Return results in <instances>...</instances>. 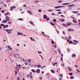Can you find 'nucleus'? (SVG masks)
Instances as JSON below:
<instances>
[{
	"label": "nucleus",
	"mask_w": 80,
	"mask_h": 80,
	"mask_svg": "<svg viewBox=\"0 0 80 80\" xmlns=\"http://www.w3.org/2000/svg\"><path fill=\"white\" fill-rule=\"evenodd\" d=\"M20 66H21L22 65H20V64H19L18 66V67L17 66V68L18 71V70H20V69H21V67H20Z\"/></svg>",
	"instance_id": "obj_1"
},
{
	"label": "nucleus",
	"mask_w": 80,
	"mask_h": 80,
	"mask_svg": "<svg viewBox=\"0 0 80 80\" xmlns=\"http://www.w3.org/2000/svg\"><path fill=\"white\" fill-rule=\"evenodd\" d=\"M75 4H71V5L68 6L69 9H70V10L72 9V7H74V6H75Z\"/></svg>",
	"instance_id": "obj_2"
},
{
	"label": "nucleus",
	"mask_w": 80,
	"mask_h": 80,
	"mask_svg": "<svg viewBox=\"0 0 80 80\" xmlns=\"http://www.w3.org/2000/svg\"><path fill=\"white\" fill-rule=\"evenodd\" d=\"M5 18L7 21H8V22H9V21H10V18H9L8 16H6Z\"/></svg>",
	"instance_id": "obj_3"
},
{
	"label": "nucleus",
	"mask_w": 80,
	"mask_h": 80,
	"mask_svg": "<svg viewBox=\"0 0 80 80\" xmlns=\"http://www.w3.org/2000/svg\"><path fill=\"white\" fill-rule=\"evenodd\" d=\"M16 8V6H12V7H11L10 10H13V9H14V8Z\"/></svg>",
	"instance_id": "obj_4"
},
{
	"label": "nucleus",
	"mask_w": 80,
	"mask_h": 80,
	"mask_svg": "<svg viewBox=\"0 0 80 80\" xmlns=\"http://www.w3.org/2000/svg\"><path fill=\"white\" fill-rule=\"evenodd\" d=\"M2 23H7V21L6 20H4L2 22Z\"/></svg>",
	"instance_id": "obj_5"
},
{
	"label": "nucleus",
	"mask_w": 80,
	"mask_h": 80,
	"mask_svg": "<svg viewBox=\"0 0 80 80\" xmlns=\"http://www.w3.org/2000/svg\"><path fill=\"white\" fill-rule=\"evenodd\" d=\"M63 6H56L54 7L55 8H61V7H63Z\"/></svg>",
	"instance_id": "obj_6"
},
{
	"label": "nucleus",
	"mask_w": 80,
	"mask_h": 80,
	"mask_svg": "<svg viewBox=\"0 0 80 80\" xmlns=\"http://www.w3.org/2000/svg\"><path fill=\"white\" fill-rule=\"evenodd\" d=\"M27 12L28 13H30L31 15H32V12H31V11L30 10H28L27 11Z\"/></svg>",
	"instance_id": "obj_7"
},
{
	"label": "nucleus",
	"mask_w": 80,
	"mask_h": 80,
	"mask_svg": "<svg viewBox=\"0 0 80 80\" xmlns=\"http://www.w3.org/2000/svg\"><path fill=\"white\" fill-rule=\"evenodd\" d=\"M59 21H60V22H63L65 21V19H59Z\"/></svg>",
	"instance_id": "obj_8"
},
{
	"label": "nucleus",
	"mask_w": 80,
	"mask_h": 80,
	"mask_svg": "<svg viewBox=\"0 0 80 80\" xmlns=\"http://www.w3.org/2000/svg\"><path fill=\"white\" fill-rule=\"evenodd\" d=\"M66 25H67V26H70V25H72V24L70 23H66Z\"/></svg>",
	"instance_id": "obj_9"
},
{
	"label": "nucleus",
	"mask_w": 80,
	"mask_h": 80,
	"mask_svg": "<svg viewBox=\"0 0 80 80\" xmlns=\"http://www.w3.org/2000/svg\"><path fill=\"white\" fill-rule=\"evenodd\" d=\"M40 69H37L36 71V72H37V73H40Z\"/></svg>",
	"instance_id": "obj_10"
},
{
	"label": "nucleus",
	"mask_w": 80,
	"mask_h": 80,
	"mask_svg": "<svg viewBox=\"0 0 80 80\" xmlns=\"http://www.w3.org/2000/svg\"><path fill=\"white\" fill-rule=\"evenodd\" d=\"M7 30V32H8V34L11 33V32H11L10 30Z\"/></svg>",
	"instance_id": "obj_11"
},
{
	"label": "nucleus",
	"mask_w": 80,
	"mask_h": 80,
	"mask_svg": "<svg viewBox=\"0 0 80 80\" xmlns=\"http://www.w3.org/2000/svg\"><path fill=\"white\" fill-rule=\"evenodd\" d=\"M72 57H76V55L75 54H73L72 56Z\"/></svg>",
	"instance_id": "obj_12"
},
{
	"label": "nucleus",
	"mask_w": 80,
	"mask_h": 80,
	"mask_svg": "<svg viewBox=\"0 0 80 80\" xmlns=\"http://www.w3.org/2000/svg\"><path fill=\"white\" fill-rule=\"evenodd\" d=\"M43 17L44 19H46V18H47V15H44L43 16Z\"/></svg>",
	"instance_id": "obj_13"
},
{
	"label": "nucleus",
	"mask_w": 80,
	"mask_h": 80,
	"mask_svg": "<svg viewBox=\"0 0 80 80\" xmlns=\"http://www.w3.org/2000/svg\"><path fill=\"white\" fill-rule=\"evenodd\" d=\"M17 55H19L18 54L15 55V54H14V57L15 58H17Z\"/></svg>",
	"instance_id": "obj_14"
},
{
	"label": "nucleus",
	"mask_w": 80,
	"mask_h": 80,
	"mask_svg": "<svg viewBox=\"0 0 80 80\" xmlns=\"http://www.w3.org/2000/svg\"><path fill=\"white\" fill-rule=\"evenodd\" d=\"M9 14H10V13H6L4 14L5 16H7V15H9Z\"/></svg>",
	"instance_id": "obj_15"
},
{
	"label": "nucleus",
	"mask_w": 80,
	"mask_h": 80,
	"mask_svg": "<svg viewBox=\"0 0 80 80\" xmlns=\"http://www.w3.org/2000/svg\"><path fill=\"white\" fill-rule=\"evenodd\" d=\"M58 51L60 54H61V51L60 49H58Z\"/></svg>",
	"instance_id": "obj_16"
},
{
	"label": "nucleus",
	"mask_w": 80,
	"mask_h": 80,
	"mask_svg": "<svg viewBox=\"0 0 80 80\" xmlns=\"http://www.w3.org/2000/svg\"><path fill=\"white\" fill-rule=\"evenodd\" d=\"M78 11H73L72 13H78Z\"/></svg>",
	"instance_id": "obj_17"
},
{
	"label": "nucleus",
	"mask_w": 80,
	"mask_h": 80,
	"mask_svg": "<svg viewBox=\"0 0 80 80\" xmlns=\"http://www.w3.org/2000/svg\"><path fill=\"white\" fill-rule=\"evenodd\" d=\"M73 23H77V21L75 20V19H73Z\"/></svg>",
	"instance_id": "obj_18"
},
{
	"label": "nucleus",
	"mask_w": 80,
	"mask_h": 80,
	"mask_svg": "<svg viewBox=\"0 0 80 80\" xmlns=\"http://www.w3.org/2000/svg\"><path fill=\"white\" fill-rule=\"evenodd\" d=\"M62 25L64 27H67V26L66 24H62Z\"/></svg>",
	"instance_id": "obj_19"
},
{
	"label": "nucleus",
	"mask_w": 80,
	"mask_h": 80,
	"mask_svg": "<svg viewBox=\"0 0 80 80\" xmlns=\"http://www.w3.org/2000/svg\"><path fill=\"white\" fill-rule=\"evenodd\" d=\"M31 71L34 73H35V72H36V71H35V70L34 69H32Z\"/></svg>",
	"instance_id": "obj_20"
},
{
	"label": "nucleus",
	"mask_w": 80,
	"mask_h": 80,
	"mask_svg": "<svg viewBox=\"0 0 80 80\" xmlns=\"http://www.w3.org/2000/svg\"><path fill=\"white\" fill-rule=\"evenodd\" d=\"M73 42H76V43H78V41H76L75 40H73Z\"/></svg>",
	"instance_id": "obj_21"
},
{
	"label": "nucleus",
	"mask_w": 80,
	"mask_h": 80,
	"mask_svg": "<svg viewBox=\"0 0 80 80\" xmlns=\"http://www.w3.org/2000/svg\"><path fill=\"white\" fill-rule=\"evenodd\" d=\"M50 24L51 25H53V26H55V24H53V22H51Z\"/></svg>",
	"instance_id": "obj_22"
},
{
	"label": "nucleus",
	"mask_w": 80,
	"mask_h": 80,
	"mask_svg": "<svg viewBox=\"0 0 80 80\" xmlns=\"http://www.w3.org/2000/svg\"><path fill=\"white\" fill-rule=\"evenodd\" d=\"M63 1L62 0H60V1H58V2L59 3H62Z\"/></svg>",
	"instance_id": "obj_23"
},
{
	"label": "nucleus",
	"mask_w": 80,
	"mask_h": 80,
	"mask_svg": "<svg viewBox=\"0 0 80 80\" xmlns=\"http://www.w3.org/2000/svg\"><path fill=\"white\" fill-rule=\"evenodd\" d=\"M68 68V69H69V71H70V72H71V71H72V69H71V68L70 67H69Z\"/></svg>",
	"instance_id": "obj_24"
},
{
	"label": "nucleus",
	"mask_w": 80,
	"mask_h": 80,
	"mask_svg": "<svg viewBox=\"0 0 80 80\" xmlns=\"http://www.w3.org/2000/svg\"><path fill=\"white\" fill-rule=\"evenodd\" d=\"M29 23H30V24H31V25H34L33 24V23L31 21L29 22Z\"/></svg>",
	"instance_id": "obj_25"
},
{
	"label": "nucleus",
	"mask_w": 80,
	"mask_h": 80,
	"mask_svg": "<svg viewBox=\"0 0 80 80\" xmlns=\"http://www.w3.org/2000/svg\"><path fill=\"white\" fill-rule=\"evenodd\" d=\"M62 75H63V74H60V75H59L60 77H61V79H62V78L63 77V76H62Z\"/></svg>",
	"instance_id": "obj_26"
},
{
	"label": "nucleus",
	"mask_w": 80,
	"mask_h": 80,
	"mask_svg": "<svg viewBox=\"0 0 80 80\" xmlns=\"http://www.w3.org/2000/svg\"><path fill=\"white\" fill-rule=\"evenodd\" d=\"M67 51L68 52H70V49L68 48Z\"/></svg>",
	"instance_id": "obj_27"
},
{
	"label": "nucleus",
	"mask_w": 80,
	"mask_h": 80,
	"mask_svg": "<svg viewBox=\"0 0 80 80\" xmlns=\"http://www.w3.org/2000/svg\"><path fill=\"white\" fill-rule=\"evenodd\" d=\"M18 35H22V33L20 32H18Z\"/></svg>",
	"instance_id": "obj_28"
},
{
	"label": "nucleus",
	"mask_w": 80,
	"mask_h": 80,
	"mask_svg": "<svg viewBox=\"0 0 80 80\" xmlns=\"http://www.w3.org/2000/svg\"><path fill=\"white\" fill-rule=\"evenodd\" d=\"M72 44L73 45H77V43L73 42L72 43Z\"/></svg>",
	"instance_id": "obj_29"
},
{
	"label": "nucleus",
	"mask_w": 80,
	"mask_h": 80,
	"mask_svg": "<svg viewBox=\"0 0 80 80\" xmlns=\"http://www.w3.org/2000/svg\"><path fill=\"white\" fill-rule=\"evenodd\" d=\"M57 64V63H53L52 65L53 66H55V65Z\"/></svg>",
	"instance_id": "obj_30"
},
{
	"label": "nucleus",
	"mask_w": 80,
	"mask_h": 80,
	"mask_svg": "<svg viewBox=\"0 0 80 80\" xmlns=\"http://www.w3.org/2000/svg\"><path fill=\"white\" fill-rule=\"evenodd\" d=\"M18 20H20L21 21H23V19H22V18H19Z\"/></svg>",
	"instance_id": "obj_31"
},
{
	"label": "nucleus",
	"mask_w": 80,
	"mask_h": 80,
	"mask_svg": "<svg viewBox=\"0 0 80 80\" xmlns=\"http://www.w3.org/2000/svg\"><path fill=\"white\" fill-rule=\"evenodd\" d=\"M72 43V41H70L69 42V43H70V44Z\"/></svg>",
	"instance_id": "obj_32"
},
{
	"label": "nucleus",
	"mask_w": 80,
	"mask_h": 80,
	"mask_svg": "<svg viewBox=\"0 0 80 80\" xmlns=\"http://www.w3.org/2000/svg\"><path fill=\"white\" fill-rule=\"evenodd\" d=\"M68 31H69V32H71V31H72V29H68Z\"/></svg>",
	"instance_id": "obj_33"
},
{
	"label": "nucleus",
	"mask_w": 80,
	"mask_h": 80,
	"mask_svg": "<svg viewBox=\"0 0 80 80\" xmlns=\"http://www.w3.org/2000/svg\"><path fill=\"white\" fill-rule=\"evenodd\" d=\"M70 78L71 79H73V76H71L70 77Z\"/></svg>",
	"instance_id": "obj_34"
},
{
	"label": "nucleus",
	"mask_w": 80,
	"mask_h": 80,
	"mask_svg": "<svg viewBox=\"0 0 80 80\" xmlns=\"http://www.w3.org/2000/svg\"><path fill=\"white\" fill-rule=\"evenodd\" d=\"M51 72H52L53 73H55V72H54V71H53V70H51Z\"/></svg>",
	"instance_id": "obj_35"
},
{
	"label": "nucleus",
	"mask_w": 80,
	"mask_h": 80,
	"mask_svg": "<svg viewBox=\"0 0 80 80\" xmlns=\"http://www.w3.org/2000/svg\"><path fill=\"white\" fill-rule=\"evenodd\" d=\"M51 43L52 44H54V42L53 41V40H52Z\"/></svg>",
	"instance_id": "obj_36"
},
{
	"label": "nucleus",
	"mask_w": 80,
	"mask_h": 80,
	"mask_svg": "<svg viewBox=\"0 0 80 80\" xmlns=\"http://www.w3.org/2000/svg\"><path fill=\"white\" fill-rule=\"evenodd\" d=\"M1 26H2V27H4L5 26V25L1 24Z\"/></svg>",
	"instance_id": "obj_37"
},
{
	"label": "nucleus",
	"mask_w": 80,
	"mask_h": 80,
	"mask_svg": "<svg viewBox=\"0 0 80 80\" xmlns=\"http://www.w3.org/2000/svg\"><path fill=\"white\" fill-rule=\"evenodd\" d=\"M1 12L2 13H5V11L2 10V11Z\"/></svg>",
	"instance_id": "obj_38"
},
{
	"label": "nucleus",
	"mask_w": 80,
	"mask_h": 80,
	"mask_svg": "<svg viewBox=\"0 0 80 80\" xmlns=\"http://www.w3.org/2000/svg\"><path fill=\"white\" fill-rule=\"evenodd\" d=\"M69 75L71 76V75H73V74L72 73H69Z\"/></svg>",
	"instance_id": "obj_39"
},
{
	"label": "nucleus",
	"mask_w": 80,
	"mask_h": 80,
	"mask_svg": "<svg viewBox=\"0 0 80 80\" xmlns=\"http://www.w3.org/2000/svg\"><path fill=\"white\" fill-rule=\"evenodd\" d=\"M29 77H30V78H31V79L32 78V75H30Z\"/></svg>",
	"instance_id": "obj_40"
},
{
	"label": "nucleus",
	"mask_w": 80,
	"mask_h": 80,
	"mask_svg": "<svg viewBox=\"0 0 80 80\" xmlns=\"http://www.w3.org/2000/svg\"><path fill=\"white\" fill-rule=\"evenodd\" d=\"M38 2H39V1H35V3H38Z\"/></svg>",
	"instance_id": "obj_41"
},
{
	"label": "nucleus",
	"mask_w": 80,
	"mask_h": 80,
	"mask_svg": "<svg viewBox=\"0 0 80 80\" xmlns=\"http://www.w3.org/2000/svg\"><path fill=\"white\" fill-rule=\"evenodd\" d=\"M53 22H57V20H56V19H54V20H53Z\"/></svg>",
	"instance_id": "obj_42"
},
{
	"label": "nucleus",
	"mask_w": 80,
	"mask_h": 80,
	"mask_svg": "<svg viewBox=\"0 0 80 80\" xmlns=\"http://www.w3.org/2000/svg\"><path fill=\"white\" fill-rule=\"evenodd\" d=\"M68 37L70 39V38H72V37H71V36H69Z\"/></svg>",
	"instance_id": "obj_43"
},
{
	"label": "nucleus",
	"mask_w": 80,
	"mask_h": 80,
	"mask_svg": "<svg viewBox=\"0 0 80 80\" xmlns=\"http://www.w3.org/2000/svg\"><path fill=\"white\" fill-rule=\"evenodd\" d=\"M5 27H6V28H7V27L8 28V25H6L5 26Z\"/></svg>",
	"instance_id": "obj_44"
},
{
	"label": "nucleus",
	"mask_w": 80,
	"mask_h": 80,
	"mask_svg": "<svg viewBox=\"0 0 80 80\" xmlns=\"http://www.w3.org/2000/svg\"><path fill=\"white\" fill-rule=\"evenodd\" d=\"M50 19V18H47L46 19V20H47V21L49 20V19Z\"/></svg>",
	"instance_id": "obj_45"
},
{
	"label": "nucleus",
	"mask_w": 80,
	"mask_h": 80,
	"mask_svg": "<svg viewBox=\"0 0 80 80\" xmlns=\"http://www.w3.org/2000/svg\"><path fill=\"white\" fill-rule=\"evenodd\" d=\"M27 77L28 78H29V75H28V74L27 75Z\"/></svg>",
	"instance_id": "obj_46"
},
{
	"label": "nucleus",
	"mask_w": 80,
	"mask_h": 80,
	"mask_svg": "<svg viewBox=\"0 0 80 80\" xmlns=\"http://www.w3.org/2000/svg\"><path fill=\"white\" fill-rule=\"evenodd\" d=\"M62 5H66V3H62Z\"/></svg>",
	"instance_id": "obj_47"
},
{
	"label": "nucleus",
	"mask_w": 80,
	"mask_h": 80,
	"mask_svg": "<svg viewBox=\"0 0 80 80\" xmlns=\"http://www.w3.org/2000/svg\"><path fill=\"white\" fill-rule=\"evenodd\" d=\"M62 67H64L65 66V64H62Z\"/></svg>",
	"instance_id": "obj_48"
},
{
	"label": "nucleus",
	"mask_w": 80,
	"mask_h": 80,
	"mask_svg": "<svg viewBox=\"0 0 80 80\" xmlns=\"http://www.w3.org/2000/svg\"><path fill=\"white\" fill-rule=\"evenodd\" d=\"M17 80H20V78L19 77H18V79Z\"/></svg>",
	"instance_id": "obj_49"
},
{
	"label": "nucleus",
	"mask_w": 80,
	"mask_h": 80,
	"mask_svg": "<svg viewBox=\"0 0 80 80\" xmlns=\"http://www.w3.org/2000/svg\"><path fill=\"white\" fill-rule=\"evenodd\" d=\"M38 53H42V52H39V51H38Z\"/></svg>",
	"instance_id": "obj_50"
},
{
	"label": "nucleus",
	"mask_w": 80,
	"mask_h": 80,
	"mask_svg": "<svg viewBox=\"0 0 80 80\" xmlns=\"http://www.w3.org/2000/svg\"><path fill=\"white\" fill-rule=\"evenodd\" d=\"M23 6L24 7H27V6H26V5H25V4H24V5H23Z\"/></svg>",
	"instance_id": "obj_51"
},
{
	"label": "nucleus",
	"mask_w": 80,
	"mask_h": 80,
	"mask_svg": "<svg viewBox=\"0 0 80 80\" xmlns=\"http://www.w3.org/2000/svg\"><path fill=\"white\" fill-rule=\"evenodd\" d=\"M39 79H40V80H42V77H40L39 78Z\"/></svg>",
	"instance_id": "obj_52"
},
{
	"label": "nucleus",
	"mask_w": 80,
	"mask_h": 80,
	"mask_svg": "<svg viewBox=\"0 0 80 80\" xmlns=\"http://www.w3.org/2000/svg\"><path fill=\"white\" fill-rule=\"evenodd\" d=\"M41 58L42 59V60H43V57H42V56H41Z\"/></svg>",
	"instance_id": "obj_53"
},
{
	"label": "nucleus",
	"mask_w": 80,
	"mask_h": 80,
	"mask_svg": "<svg viewBox=\"0 0 80 80\" xmlns=\"http://www.w3.org/2000/svg\"><path fill=\"white\" fill-rule=\"evenodd\" d=\"M31 59H29L28 60V62H31Z\"/></svg>",
	"instance_id": "obj_54"
},
{
	"label": "nucleus",
	"mask_w": 80,
	"mask_h": 80,
	"mask_svg": "<svg viewBox=\"0 0 80 80\" xmlns=\"http://www.w3.org/2000/svg\"><path fill=\"white\" fill-rule=\"evenodd\" d=\"M69 4H70V3H66V5H68Z\"/></svg>",
	"instance_id": "obj_55"
},
{
	"label": "nucleus",
	"mask_w": 80,
	"mask_h": 80,
	"mask_svg": "<svg viewBox=\"0 0 80 80\" xmlns=\"http://www.w3.org/2000/svg\"><path fill=\"white\" fill-rule=\"evenodd\" d=\"M8 23H9V24H11L12 23H11V22H8Z\"/></svg>",
	"instance_id": "obj_56"
},
{
	"label": "nucleus",
	"mask_w": 80,
	"mask_h": 80,
	"mask_svg": "<svg viewBox=\"0 0 80 80\" xmlns=\"http://www.w3.org/2000/svg\"><path fill=\"white\" fill-rule=\"evenodd\" d=\"M30 38H31V40H32V41H33V39H32V38L30 37Z\"/></svg>",
	"instance_id": "obj_57"
},
{
	"label": "nucleus",
	"mask_w": 80,
	"mask_h": 80,
	"mask_svg": "<svg viewBox=\"0 0 80 80\" xmlns=\"http://www.w3.org/2000/svg\"><path fill=\"white\" fill-rule=\"evenodd\" d=\"M58 14H60V13H62V12H58Z\"/></svg>",
	"instance_id": "obj_58"
},
{
	"label": "nucleus",
	"mask_w": 80,
	"mask_h": 80,
	"mask_svg": "<svg viewBox=\"0 0 80 80\" xmlns=\"http://www.w3.org/2000/svg\"><path fill=\"white\" fill-rule=\"evenodd\" d=\"M69 41H70V39H68L67 42H69Z\"/></svg>",
	"instance_id": "obj_59"
},
{
	"label": "nucleus",
	"mask_w": 80,
	"mask_h": 80,
	"mask_svg": "<svg viewBox=\"0 0 80 80\" xmlns=\"http://www.w3.org/2000/svg\"><path fill=\"white\" fill-rule=\"evenodd\" d=\"M10 2V1L9 0H8L7 1V3H8Z\"/></svg>",
	"instance_id": "obj_60"
},
{
	"label": "nucleus",
	"mask_w": 80,
	"mask_h": 80,
	"mask_svg": "<svg viewBox=\"0 0 80 80\" xmlns=\"http://www.w3.org/2000/svg\"><path fill=\"white\" fill-rule=\"evenodd\" d=\"M61 55L62 57H63V55L62 54H61Z\"/></svg>",
	"instance_id": "obj_61"
},
{
	"label": "nucleus",
	"mask_w": 80,
	"mask_h": 80,
	"mask_svg": "<svg viewBox=\"0 0 80 80\" xmlns=\"http://www.w3.org/2000/svg\"><path fill=\"white\" fill-rule=\"evenodd\" d=\"M77 71L78 72H80V71L78 69H77Z\"/></svg>",
	"instance_id": "obj_62"
},
{
	"label": "nucleus",
	"mask_w": 80,
	"mask_h": 80,
	"mask_svg": "<svg viewBox=\"0 0 80 80\" xmlns=\"http://www.w3.org/2000/svg\"><path fill=\"white\" fill-rule=\"evenodd\" d=\"M9 49H10V50H12V48L10 47L9 48Z\"/></svg>",
	"instance_id": "obj_63"
},
{
	"label": "nucleus",
	"mask_w": 80,
	"mask_h": 80,
	"mask_svg": "<svg viewBox=\"0 0 80 80\" xmlns=\"http://www.w3.org/2000/svg\"><path fill=\"white\" fill-rule=\"evenodd\" d=\"M17 72L16 71L15 72V75H17Z\"/></svg>",
	"instance_id": "obj_64"
}]
</instances>
